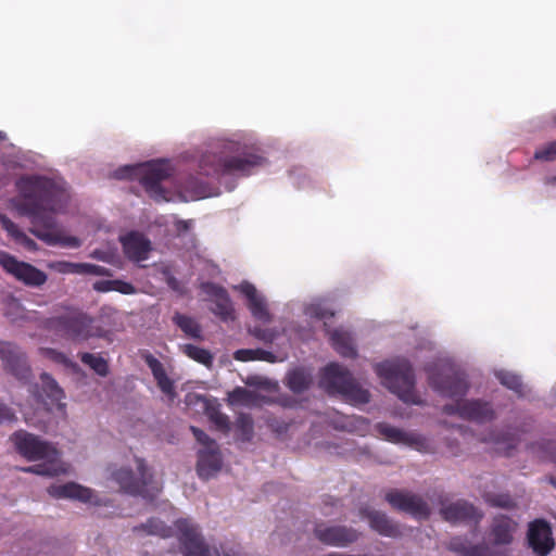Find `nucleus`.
I'll list each match as a JSON object with an SVG mask.
<instances>
[{
    "label": "nucleus",
    "instance_id": "obj_1",
    "mask_svg": "<svg viewBox=\"0 0 556 556\" xmlns=\"http://www.w3.org/2000/svg\"><path fill=\"white\" fill-rule=\"evenodd\" d=\"M18 195L12 204L17 213L30 219V232L49 245L79 248L81 242L77 237L65 236L59 229L54 213L65 200V190L53 179L39 176H23L16 181Z\"/></svg>",
    "mask_w": 556,
    "mask_h": 556
},
{
    "label": "nucleus",
    "instance_id": "obj_2",
    "mask_svg": "<svg viewBox=\"0 0 556 556\" xmlns=\"http://www.w3.org/2000/svg\"><path fill=\"white\" fill-rule=\"evenodd\" d=\"M267 160L254 149L241 147L237 142H227L218 149L202 154L199 167L205 176H250L255 168L262 167Z\"/></svg>",
    "mask_w": 556,
    "mask_h": 556
},
{
    "label": "nucleus",
    "instance_id": "obj_3",
    "mask_svg": "<svg viewBox=\"0 0 556 556\" xmlns=\"http://www.w3.org/2000/svg\"><path fill=\"white\" fill-rule=\"evenodd\" d=\"M10 440L17 453L27 460H46L45 463L24 468V471L47 477H56L66 471L60 462L58 450L39 437L25 430H18L10 437Z\"/></svg>",
    "mask_w": 556,
    "mask_h": 556
},
{
    "label": "nucleus",
    "instance_id": "obj_4",
    "mask_svg": "<svg viewBox=\"0 0 556 556\" xmlns=\"http://www.w3.org/2000/svg\"><path fill=\"white\" fill-rule=\"evenodd\" d=\"M375 371L382 384L402 401L410 404H419L415 392V376L410 363L405 358H395L379 363Z\"/></svg>",
    "mask_w": 556,
    "mask_h": 556
},
{
    "label": "nucleus",
    "instance_id": "obj_5",
    "mask_svg": "<svg viewBox=\"0 0 556 556\" xmlns=\"http://www.w3.org/2000/svg\"><path fill=\"white\" fill-rule=\"evenodd\" d=\"M319 384L328 394H340L355 404H366L370 401L368 390L363 389L351 371L338 363H330L323 369Z\"/></svg>",
    "mask_w": 556,
    "mask_h": 556
},
{
    "label": "nucleus",
    "instance_id": "obj_6",
    "mask_svg": "<svg viewBox=\"0 0 556 556\" xmlns=\"http://www.w3.org/2000/svg\"><path fill=\"white\" fill-rule=\"evenodd\" d=\"M172 175L167 161L157 160L136 166H125L115 172L118 179L137 178L147 193L156 201L166 200L161 182Z\"/></svg>",
    "mask_w": 556,
    "mask_h": 556
},
{
    "label": "nucleus",
    "instance_id": "obj_7",
    "mask_svg": "<svg viewBox=\"0 0 556 556\" xmlns=\"http://www.w3.org/2000/svg\"><path fill=\"white\" fill-rule=\"evenodd\" d=\"M430 387L446 397H462L468 391V382L463 371L450 363H437L426 368Z\"/></svg>",
    "mask_w": 556,
    "mask_h": 556
},
{
    "label": "nucleus",
    "instance_id": "obj_8",
    "mask_svg": "<svg viewBox=\"0 0 556 556\" xmlns=\"http://www.w3.org/2000/svg\"><path fill=\"white\" fill-rule=\"evenodd\" d=\"M137 478L130 468H119L111 473V478L119 485V489L130 495H141L144 498H154L159 493V486L153 482L144 459L137 458Z\"/></svg>",
    "mask_w": 556,
    "mask_h": 556
},
{
    "label": "nucleus",
    "instance_id": "obj_9",
    "mask_svg": "<svg viewBox=\"0 0 556 556\" xmlns=\"http://www.w3.org/2000/svg\"><path fill=\"white\" fill-rule=\"evenodd\" d=\"M93 319L87 314L78 311L68 312L58 316L53 326L66 337L73 340H87L91 337H102L100 328L92 327Z\"/></svg>",
    "mask_w": 556,
    "mask_h": 556
},
{
    "label": "nucleus",
    "instance_id": "obj_10",
    "mask_svg": "<svg viewBox=\"0 0 556 556\" xmlns=\"http://www.w3.org/2000/svg\"><path fill=\"white\" fill-rule=\"evenodd\" d=\"M0 266L5 273L27 287L38 288L47 282L48 276L45 271L34 265L18 261L15 256L5 251H0Z\"/></svg>",
    "mask_w": 556,
    "mask_h": 556
},
{
    "label": "nucleus",
    "instance_id": "obj_11",
    "mask_svg": "<svg viewBox=\"0 0 556 556\" xmlns=\"http://www.w3.org/2000/svg\"><path fill=\"white\" fill-rule=\"evenodd\" d=\"M0 359L3 369L23 383L29 382L33 377L26 353L15 343L0 341Z\"/></svg>",
    "mask_w": 556,
    "mask_h": 556
},
{
    "label": "nucleus",
    "instance_id": "obj_12",
    "mask_svg": "<svg viewBox=\"0 0 556 556\" xmlns=\"http://www.w3.org/2000/svg\"><path fill=\"white\" fill-rule=\"evenodd\" d=\"M386 501L393 509L412 515L417 519H428L430 507L419 495L404 490H390L386 493Z\"/></svg>",
    "mask_w": 556,
    "mask_h": 556
},
{
    "label": "nucleus",
    "instance_id": "obj_13",
    "mask_svg": "<svg viewBox=\"0 0 556 556\" xmlns=\"http://www.w3.org/2000/svg\"><path fill=\"white\" fill-rule=\"evenodd\" d=\"M175 527L185 556H211L198 526L191 522V520L178 519L175 522Z\"/></svg>",
    "mask_w": 556,
    "mask_h": 556
},
{
    "label": "nucleus",
    "instance_id": "obj_14",
    "mask_svg": "<svg viewBox=\"0 0 556 556\" xmlns=\"http://www.w3.org/2000/svg\"><path fill=\"white\" fill-rule=\"evenodd\" d=\"M314 534L323 544L336 547H346L361 536V533L352 527L327 526L323 522L315 526Z\"/></svg>",
    "mask_w": 556,
    "mask_h": 556
},
{
    "label": "nucleus",
    "instance_id": "obj_15",
    "mask_svg": "<svg viewBox=\"0 0 556 556\" xmlns=\"http://www.w3.org/2000/svg\"><path fill=\"white\" fill-rule=\"evenodd\" d=\"M527 541L535 556H547L555 546L552 528L544 519H535L529 523Z\"/></svg>",
    "mask_w": 556,
    "mask_h": 556
},
{
    "label": "nucleus",
    "instance_id": "obj_16",
    "mask_svg": "<svg viewBox=\"0 0 556 556\" xmlns=\"http://www.w3.org/2000/svg\"><path fill=\"white\" fill-rule=\"evenodd\" d=\"M203 293H205L214 303L212 313L223 321L236 319V312L232 301L227 290L215 282H202L200 286Z\"/></svg>",
    "mask_w": 556,
    "mask_h": 556
},
{
    "label": "nucleus",
    "instance_id": "obj_17",
    "mask_svg": "<svg viewBox=\"0 0 556 556\" xmlns=\"http://www.w3.org/2000/svg\"><path fill=\"white\" fill-rule=\"evenodd\" d=\"M441 515L444 520L451 523H479L483 514L471 503L465 500H458L441 508Z\"/></svg>",
    "mask_w": 556,
    "mask_h": 556
},
{
    "label": "nucleus",
    "instance_id": "obj_18",
    "mask_svg": "<svg viewBox=\"0 0 556 556\" xmlns=\"http://www.w3.org/2000/svg\"><path fill=\"white\" fill-rule=\"evenodd\" d=\"M125 256L132 262L148 260L152 250L151 241L138 231H130L121 238Z\"/></svg>",
    "mask_w": 556,
    "mask_h": 556
},
{
    "label": "nucleus",
    "instance_id": "obj_19",
    "mask_svg": "<svg viewBox=\"0 0 556 556\" xmlns=\"http://www.w3.org/2000/svg\"><path fill=\"white\" fill-rule=\"evenodd\" d=\"M359 515L366 518L370 528L380 535L388 538H397L402 534L399 525L393 522L384 513L369 507L359 509Z\"/></svg>",
    "mask_w": 556,
    "mask_h": 556
},
{
    "label": "nucleus",
    "instance_id": "obj_20",
    "mask_svg": "<svg viewBox=\"0 0 556 556\" xmlns=\"http://www.w3.org/2000/svg\"><path fill=\"white\" fill-rule=\"evenodd\" d=\"M447 547L457 556H507L505 549H495L485 544L471 545L467 540L458 536L453 538Z\"/></svg>",
    "mask_w": 556,
    "mask_h": 556
},
{
    "label": "nucleus",
    "instance_id": "obj_21",
    "mask_svg": "<svg viewBox=\"0 0 556 556\" xmlns=\"http://www.w3.org/2000/svg\"><path fill=\"white\" fill-rule=\"evenodd\" d=\"M377 430L386 440L392 443H403L421 451L427 445V440L418 434L402 431L399 428L384 422L377 425Z\"/></svg>",
    "mask_w": 556,
    "mask_h": 556
},
{
    "label": "nucleus",
    "instance_id": "obj_22",
    "mask_svg": "<svg viewBox=\"0 0 556 556\" xmlns=\"http://www.w3.org/2000/svg\"><path fill=\"white\" fill-rule=\"evenodd\" d=\"M222 468L219 447L201 448L198 452L197 473L203 480H208Z\"/></svg>",
    "mask_w": 556,
    "mask_h": 556
},
{
    "label": "nucleus",
    "instance_id": "obj_23",
    "mask_svg": "<svg viewBox=\"0 0 556 556\" xmlns=\"http://www.w3.org/2000/svg\"><path fill=\"white\" fill-rule=\"evenodd\" d=\"M239 290L248 299V307L252 316L264 323L270 321V314L265 299L257 293L256 288L250 282H243L240 285Z\"/></svg>",
    "mask_w": 556,
    "mask_h": 556
},
{
    "label": "nucleus",
    "instance_id": "obj_24",
    "mask_svg": "<svg viewBox=\"0 0 556 556\" xmlns=\"http://www.w3.org/2000/svg\"><path fill=\"white\" fill-rule=\"evenodd\" d=\"M495 417V413L488 402L480 400L462 401L460 418L476 422H486Z\"/></svg>",
    "mask_w": 556,
    "mask_h": 556
},
{
    "label": "nucleus",
    "instance_id": "obj_25",
    "mask_svg": "<svg viewBox=\"0 0 556 556\" xmlns=\"http://www.w3.org/2000/svg\"><path fill=\"white\" fill-rule=\"evenodd\" d=\"M49 494L56 498H72L83 503H91L93 491L75 482H68L49 488Z\"/></svg>",
    "mask_w": 556,
    "mask_h": 556
},
{
    "label": "nucleus",
    "instance_id": "obj_26",
    "mask_svg": "<svg viewBox=\"0 0 556 556\" xmlns=\"http://www.w3.org/2000/svg\"><path fill=\"white\" fill-rule=\"evenodd\" d=\"M143 359L148 367L151 369L152 375L157 383L161 391L169 396L175 395L174 381L168 378L163 364L154 357L152 354L147 353L143 355Z\"/></svg>",
    "mask_w": 556,
    "mask_h": 556
},
{
    "label": "nucleus",
    "instance_id": "obj_27",
    "mask_svg": "<svg viewBox=\"0 0 556 556\" xmlns=\"http://www.w3.org/2000/svg\"><path fill=\"white\" fill-rule=\"evenodd\" d=\"M515 523L511 518L505 515L494 517L491 534L495 545H508L513 541Z\"/></svg>",
    "mask_w": 556,
    "mask_h": 556
},
{
    "label": "nucleus",
    "instance_id": "obj_28",
    "mask_svg": "<svg viewBox=\"0 0 556 556\" xmlns=\"http://www.w3.org/2000/svg\"><path fill=\"white\" fill-rule=\"evenodd\" d=\"M40 380L42 383V391L51 404L56 405L60 409H63L65 407V404L61 402L65 396L63 389L48 372H42L40 375Z\"/></svg>",
    "mask_w": 556,
    "mask_h": 556
},
{
    "label": "nucleus",
    "instance_id": "obj_29",
    "mask_svg": "<svg viewBox=\"0 0 556 556\" xmlns=\"http://www.w3.org/2000/svg\"><path fill=\"white\" fill-rule=\"evenodd\" d=\"M331 341L334 350L341 356L354 358L357 355L352 339L346 332L334 330L331 334Z\"/></svg>",
    "mask_w": 556,
    "mask_h": 556
},
{
    "label": "nucleus",
    "instance_id": "obj_30",
    "mask_svg": "<svg viewBox=\"0 0 556 556\" xmlns=\"http://www.w3.org/2000/svg\"><path fill=\"white\" fill-rule=\"evenodd\" d=\"M312 376L303 368H296L287 376V387L294 393H302L309 388Z\"/></svg>",
    "mask_w": 556,
    "mask_h": 556
},
{
    "label": "nucleus",
    "instance_id": "obj_31",
    "mask_svg": "<svg viewBox=\"0 0 556 556\" xmlns=\"http://www.w3.org/2000/svg\"><path fill=\"white\" fill-rule=\"evenodd\" d=\"M235 432L237 440L250 442L254 435V421L251 415L241 413L235 421Z\"/></svg>",
    "mask_w": 556,
    "mask_h": 556
},
{
    "label": "nucleus",
    "instance_id": "obj_32",
    "mask_svg": "<svg viewBox=\"0 0 556 556\" xmlns=\"http://www.w3.org/2000/svg\"><path fill=\"white\" fill-rule=\"evenodd\" d=\"M173 320L188 337L202 339V328L194 318L177 313L173 317Z\"/></svg>",
    "mask_w": 556,
    "mask_h": 556
},
{
    "label": "nucleus",
    "instance_id": "obj_33",
    "mask_svg": "<svg viewBox=\"0 0 556 556\" xmlns=\"http://www.w3.org/2000/svg\"><path fill=\"white\" fill-rule=\"evenodd\" d=\"M135 532H146L151 535H159L161 538H168L172 534V528L166 526L163 521L156 518H150L147 522L136 526Z\"/></svg>",
    "mask_w": 556,
    "mask_h": 556
},
{
    "label": "nucleus",
    "instance_id": "obj_34",
    "mask_svg": "<svg viewBox=\"0 0 556 556\" xmlns=\"http://www.w3.org/2000/svg\"><path fill=\"white\" fill-rule=\"evenodd\" d=\"M79 358L83 364L89 366L97 375L106 377L110 372L108 361L100 354L81 353Z\"/></svg>",
    "mask_w": 556,
    "mask_h": 556
},
{
    "label": "nucleus",
    "instance_id": "obj_35",
    "mask_svg": "<svg viewBox=\"0 0 556 556\" xmlns=\"http://www.w3.org/2000/svg\"><path fill=\"white\" fill-rule=\"evenodd\" d=\"M495 376L507 389L514 391L519 396L525 395L523 383L520 376L506 370H500Z\"/></svg>",
    "mask_w": 556,
    "mask_h": 556
},
{
    "label": "nucleus",
    "instance_id": "obj_36",
    "mask_svg": "<svg viewBox=\"0 0 556 556\" xmlns=\"http://www.w3.org/2000/svg\"><path fill=\"white\" fill-rule=\"evenodd\" d=\"M482 497L484 502L492 507L504 509H513L516 507L515 500L508 493L484 492Z\"/></svg>",
    "mask_w": 556,
    "mask_h": 556
},
{
    "label": "nucleus",
    "instance_id": "obj_37",
    "mask_svg": "<svg viewBox=\"0 0 556 556\" xmlns=\"http://www.w3.org/2000/svg\"><path fill=\"white\" fill-rule=\"evenodd\" d=\"M182 352L191 359L211 367L213 364V356L206 349L199 348L193 344H185L181 346Z\"/></svg>",
    "mask_w": 556,
    "mask_h": 556
},
{
    "label": "nucleus",
    "instance_id": "obj_38",
    "mask_svg": "<svg viewBox=\"0 0 556 556\" xmlns=\"http://www.w3.org/2000/svg\"><path fill=\"white\" fill-rule=\"evenodd\" d=\"M488 440L497 445H503L506 455H510V451L516 448L520 442V439L516 434L509 432L491 433Z\"/></svg>",
    "mask_w": 556,
    "mask_h": 556
},
{
    "label": "nucleus",
    "instance_id": "obj_39",
    "mask_svg": "<svg viewBox=\"0 0 556 556\" xmlns=\"http://www.w3.org/2000/svg\"><path fill=\"white\" fill-rule=\"evenodd\" d=\"M52 269L60 274H77L80 275L81 263H72L67 261H59L50 265Z\"/></svg>",
    "mask_w": 556,
    "mask_h": 556
},
{
    "label": "nucleus",
    "instance_id": "obj_40",
    "mask_svg": "<svg viewBox=\"0 0 556 556\" xmlns=\"http://www.w3.org/2000/svg\"><path fill=\"white\" fill-rule=\"evenodd\" d=\"M208 417L218 430L224 432H228L230 430V421L226 414L219 412L218 409H213L210 412Z\"/></svg>",
    "mask_w": 556,
    "mask_h": 556
},
{
    "label": "nucleus",
    "instance_id": "obj_41",
    "mask_svg": "<svg viewBox=\"0 0 556 556\" xmlns=\"http://www.w3.org/2000/svg\"><path fill=\"white\" fill-rule=\"evenodd\" d=\"M534 159L547 162L556 160V140L538 149L534 152Z\"/></svg>",
    "mask_w": 556,
    "mask_h": 556
},
{
    "label": "nucleus",
    "instance_id": "obj_42",
    "mask_svg": "<svg viewBox=\"0 0 556 556\" xmlns=\"http://www.w3.org/2000/svg\"><path fill=\"white\" fill-rule=\"evenodd\" d=\"M80 275L112 276L111 269L90 263H81Z\"/></svg>",
    "mask_w": 556,
    "mask_h": 556
},
{
    "label": "nucleus",
    "instance_id": "obj_43",
    "mask_svg": "<svg viewBox=\"0 0 556 556\" xmlns=\"http://www.w3.org/2000/svg\"><path fill=\"white\" fill-rule=\"evenodd\" d=\"M191 432L193 433L195 440L203 445V448H211V447H217V443L215 440L210 438L203 430L191 426L190 427Z\"/></svg>",
    "mask_w": 556,
    "mask_h": 556
},
{
    "label": "nucleus",
    "instance_id": "obj_44",
    "mask_svg": "<svg viewBox=\"0 0 556 556\" xmlns=\"http://www.w3.org/2000/svg\"><path fill=\"white\" fill-rule=\"evenodd\" d=\"M0 224L2 228L12 237L15 241L20 238V233H23L18 226L13 223L8 216L0 215Z\"/></svg>",
    "mask_w": 556,
    "mask_h": 556
},
{
    "label": "nucleus",
    "instance_id": "obj_45",
    "mask_svg": "<svg viewBox=\"0 0 556 556\" xmlns=\"http://www.w3.org/2000/svg\"><path fill=\"white\" fill-rule=\"evenodd\" d=\"M40 352H41L46 357H48V358H50V359H52V361H54V362H56V363H60V364H66V362H67L66 356H65L63 353H61V352H59V351H56V350H54V349H51V348H42V349H40Z\"/></svg>",
    "mask_w": 556,
    "mask_h": 556
},
{
    "label": "nucleus",
    "instance_id": "obj_46",
    "mask_svg": "<svg viewBox=\"0 0 556 556\" xmlns=\"http://www.w3.org/2000/svg\"><path fill=\"white\" fill-rule=\"evenodd\" d=\"M16 419L15 413L0 401V425L4 422H12Z\"/></svg>",
    "mask_w": 556,
    "mask_h": 556
},
{
    "label": "nucleus",
    "instance_id": "obj_47",
    "mask_svg": "<svg viewBox=\"0 0 556 556\" xmlns=\"http://www.w3.org/2000/svg\"><path fill=\"white\" fill-rule=\"evenodd\" d=\"M113 291H117L122 294H134L136 292V288L130 283L123 280H114Z\"/></svg>",
    "mask_w": 556,
    "mask_h": 556
},
{
    "label": "nucleus",
    "instance_id": "obj_48",
    "mask_svg": "<svg viewBox=\"0 0 556 556\" xmlns=\"http://www.w3.org/2000/svg\"><path fill=\"white\" fill-rule=\"evenodd\" d=\"M235 358L241 362L255 361V350L242 349L235 353Z\"/></svg>",
    "mask_w": 556,
    "mask_h": 556
},
{
    "label": "nucleus",
    "instance_id": "obj_49",
    "mask_svg": "<svg viewBox=\"0 0 556 556\" xmlns=\"http://www.w3.org/2000/svg\"><path fill=\"white\" fill-rule=\"evenodd\" d=\"M114 280H98L93 283V289L98 292L113 291Z\"/></svg>",
    "mask_w": 556,
    "mask_h": 556
},
{
    "label": "nucleus",
    "instance_id": "obj_50",
    "mask_svg": "<svg viewBox=\"0 0 556 556\" xmlns=\"http://www.w3.org/2000/svg\"><path fill=\"white\" fill-rule=\"evenodd\" d=\"M15 242L22 244L24 248H26L29 251H34L37 249V243L33 239H30L28 236H26L25 232L20 233V238Z\"/></svg>",
    "mask_w": 556,
    "mask_h": 556
},
{
    "label": "nucleus",
    "instance_id": "obj_51",
    "mask_svg": "<svg viewBox=\"0 0 556 556\" xmlns=\"http://www.w3.org/2000/svg\"><path fill=\"white\" fill-rule=\"evenodd\" d=\"M249 393L250 392L245 388L238 387L232 391L231 397L233 401L244 402L248 399Z\"/></svg>",
    "mask_w": 556,
    "mask_h": 556
},
{
    "label": "nucleus",
    "instance_id": "obj_52",
    "mask_svg": "<svg viewBox=\"0 0 556 556\" xmlns=\"http://www.w3.org/2000/svg\"><path fill=\"white\" fill-rule=\"evenodd\" d=\"M462 402L455 404H445L443 406V413L446 415H458L460 417Z\"/></svg>",
    "mask_w": 556,
    "mask_h": 556
},
{
    "label": "nucleus",
    "instance_id": "obj_53",
    "mask_svg": "<svg viewBox=\"0 0 556 556\" xmlns=\"http://www.w3.org/2000/svg\"><path fill=\"white\" fill-rule=\"evenodd\" d=\"M275 356L271 352L256 349L255 350V361H266V362H274Z\"/></svg>",
    "mask_w": 556,
    "mask_h": 556
},
{
    "label": "nucleus",
    "instance_id": "obj_54",
    "mask_svg": "<svg viewBox=\"0 0 556 556\" xmlns=\"http://www.w3.org/2000/svg\"><path fill=\"white\" fill-rule=\"evenodd\" d=\"M269 426L274 431H276L278 433H283L288 430V425L285 422H281V424L280 422H276V424L270 422Z\"/></svg>",
    "mask_w": 556,
    "mask_h": 556
},
{
    "label": "nucleus",
    "instance_id": "obj_55",
    "mask_svg": "<svg viewBox=\"0 0 556 556\" xmlns=\"http://www.w3.org/2000/svg\"><path fill=\"white\" fill-rule=\"evenodd\" d=\"M352 425L351 420L346 418L345 421H343L341 425L334 424V428L341 429V430H350L349 426Z\"/></svg>",
    "mask_w": 556,
    "mask_h": 556
},
{
    "label": "nucleus",
    "instance_id": "obj_56",
    "mask_svg": "<svg viewBox=\"0 0 556 556\" xmlns=\"http://www.w3.org/2000/svg\"><path fill=\"white\" fill-rule=\"evenodd\" d=\"M224 556H240V554L233 549H229L224 553Z\"/></svg>",
    "mask_w": 556,
    "mask_h": 556
},
{
    "label": "nucleus",
    "instance_id": "obj_57",
    "mask_svg": "<svg viewBox=\"0 0 556 556\" xmlns=\"http://www.w3.org/2000/svg\"><path fill=\"white\" fill-rule=\"evenodd\" d=\"M326 556H352V555L332 552V553L327 554Z\"/></svg>",
    "mask_w": 556,
    "mask_h": 556
},
{
    "label": "nucleus",
    "instance_id": "obj_58",
    "mask_svg": "<svg viewBox=\"0 0 556 556\" xmlns=\"http://www.w3.org/2000/svg\"><path fill=\"white\" fill-rule=\"evenodd\" d=\"M548 481H549V483H551V484H553V485L556 488V478L551 477V478L548 479Z\"/></svg>",
    "mask_w": 556,
    "mask_h": 556
},
{
    "label": "nucleus",
    "instance_id": "obj_59",
    "mask_svg": "<svg viewBox=\"0 0 556 556\" xmlns=\"http://www.w3.org/2000/svg\"><path fill=\"white\" fill-rule=\"evenodd\" d=\"M93 257H98L100 258V253H98V251H94L93 254H92Z\"/></svg>",
    "mask_w": 556,
    "mask_h": 556
},
{
    "label": "nucleus",
    "instance_id": "obj_60",
    "mask_svg": "<svg viewBox=\"0 0 556 556\" xmlns=\"http://www.w3.org/2000/svg\"><path fill=\"white\" fill-rule=\"evenodd\" d=\"M552 460L556 464V453L552 455Z\"/></svg>",
    "mask_w": 556,
    "mask_h": 556
},
{
    "label": "nucleus",
    "instance_id": "obj_61",
    "mask_svg": "<svg viewBox=\"0 0 556 556\" xmlns=\"http://www.w3.org/2000/svg\"><path fill=\"white\" fill-rule=\"evenodd\" d=\"M317 315H318L320 318L326 317V314H324V313H323V314H317Z\"/></svg>",
    "mask_w": 556,
    "mask_h": 556
},
{
    "label": "nucleus",
    "instance_id": "obj_62",
    "mask_svg": "<svg viewBox=\"0 0 556 556\" xmlns=\"http://www.w3.org/2000/svg\"><path fill=\"white\" fill-rule=\"evenodd\" d=\"M3 138H4V136H3V134L0 131V139H3Z\"/></svg>",
    "mask_w": 556,
    "mask_h": 556
}]
</instances>
